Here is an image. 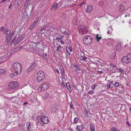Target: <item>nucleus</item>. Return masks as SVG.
Returning a JSON list of instances; mask_svg holds the SVG:
<instances>
[{"label":"nucleus","mask_w":131,"mask_h":131,"mask_svg":"<svg viewBox=\"0 0 131 131\" xmlns=\"http://www.w3.org/2000/svg\"><path fill=\"white\" fill-rule=\"evenodd\" d=\"M2 31H3L5 33L10 32V30L7 28H6L5 29L3 27H1L0 28V31L2 32Z\"/></svg>","instance_id":"nucleus-10"},{"label":"nucleus","mask_w":131,"mask_h":131,"mask_svg":"<svg viewBox=\"0 0 131 131\" xmlns=\"http://www.w3.org/2000/svg\"><path fill=\"white\" fill-rule=\"evenodd\" d=\"M126 123L129 126H130V125L129 124V123L128 121H127L126 122Z\"/></svg>","instance_id":"nucleus-59"},{"label":"nucleus","mask_w":131,"mask_h":131,"mask_svg":"<svg viewBox=\"0 0 131 131\" xmlns=\"http://www.w3.org/2000/svg\"><path fill=\"white\" fill-rule=\"evenodd\" d=\"M111 130L112 131H121L117 129L116 127H114L111 128Z\"/></svg>","instance_id":"nucleus-25"},{"label":"nucleus","mask_w":131,"mask_h":131,"mask_svg":"<svg viewBox=\"0 0 131 131\" xmlns=\"http://www.w3.org/2000/svg\"><path fill=\"white\" fill-rule=\"evenodd\" d=\"M32 12V8H29L27 7L23 13V19L28 20L31 16Z\"/></svg>","instance_id":"nucleus-3"},{"label":"nucleus","mask_w":131,"mask_h":131,"mask_svg":"<svg viewBox=\"0 0 131 131\" xmlns=\"http://www.w3.org/2000/svg\"><path fill=\"white\" fill-rule=\"evenodd\" d=\"M97 85L95 84H94L92 86V88L93 89H95V87L96 86H97Z\"/></svg>","instance_id":"nucleus-52"},{"label":"nucleus","mask_w":131,"mask_h":131,"mask_svg":"<svg viewBox=\"0 0 131 131\" xmlns=\"http://www.w3.org/2000/svg\"><path fill=\"white\" fill-rule=\"evenodd\" d=\"M18 126L19 127H22V125L20 124H19L18 125Z\"/></svg>","instance_id":"nucleus-62"},{"label":"nucleus","mask_w":131,"mask_h":131,"mask_svg":"<svg viewBox=\"0 0 131 131\" xmlns=\"http://www.w3.org/2000/svg\"><path fill=\"white\" fill-rule=\"evenodd\" d=\"M45 77L44 72L42 71H39L37 73L36 80L38 82H40L45 79Z\"/></svg>","instance_id":"nucleus-5"},{"label":"nucleus","mask_w":131,"mask_h":131,"mask_svg":"<svg viewBox=\"0 0 131 131\" xmlns=\"http://www.w3.org/2000/svg\"><path fill=\"white\" fill-rule=\"evenodd\" d=\"M46 29V27H43L41 29V31H43V30Z\"/></svg>","instance_id":"nucleus-60"},{"label":"nucleus","mask_w":131,"mask_h":131,"mask_svg":"<svg viewBox=\"0 0 131 131\" xmlns=\"http://www.w3.org/2000/svg\"><path fill=\"white\" fill-rule=\"evenodd\" d=\"M14 33H6V36H8L10 37H11V38L12 37V36L14 35Z\"/></svg>","instance_id":"nucleus-36"},{"label":"nucleus","mask_w":131,"mask_h":131,"mask_svg":"<svg viewBox=\"0 0 131 131\" xmlns=\"http://www.w3.org/2000/svg\"><path fill=\"white\" fill-rule=\"evenodd\" d=\"M8 37L7 38V39L6 40V41L7 42H9V41H10V40H11V37H9L8 36Z\"/></svg>","instance_id":"nucleus-42"},{"label":"nucleus","mask_w":131,"mask_h":131,"mask_svg":"<svg viewBox=\"0 0 131 131\" xmlns=\"http://www.w3.org/2000/svg\"><path fill=\"white\" fill-rule=\"evenodd\" d=\"M26 128L27 129V130H29V127L30 126V122H27L26 124Z\"/></svg>","instance_id":"nucleus-27"},{"label":"nucleus","mask_w":131,"mask_h":131,"mask_svg":"<svg viewBox=\"0 0 131 131\" xmlns=\"http://www.w3.org/2000/svg\"><path fill=\"white\" fill-rule=\"evenodd\" d=\"M116 72H121V73L120 74L121 75H123L124 74V71L123 69L121 68H118L116 70Z\"/></svg>","instance_id":"nucleus-19"},{"label":"nucleus","mask_w":131,"mask_h":131,"mask_svg":"<svg viewBox=\"0 0 131 131\" xmlns=\"http://www.w3.org/2000/svg\"><path fill=\"white\" fill-rule=\"evenodd\" d=\"M33 69H34L32 68L31 67L28 68L27 70V72H30V71H31V70H32Z\"/></svg>","instance_id":"nucleus-50"},{"label":"nucleus","mask_w":131,"mask_h":131,"mask_svg":"<svg viewBox=\"0 0 131 131\" xmlns=\"http://www.w3.org/2000/svg\"><path fill=\"white\" fill-rule=\"evenodd\" d=\"M17 37H16V36H15V37H14L13 39L10 42L11 43H12L15 40L16 38Z\"/></svg>","instance_id":"nucleus-54"},{"label":"nucleus","mask_w":131,"mask_h":131,"mask_svg":"<svg viewBox=\"0 0 131 131\" xmlns=\"http://www.w3.org/2000/svg\"><path fill=\"white\" fill-rule=\"evenodd\" d=\"M75 24L76 25H78V21H79L78 18H76L75 19ZM74 22H75V21H74Z\"/></svg>","instance_id":"nucleus-45"},{"label":"nucleus","mask_w":131,"mask_h":131,"mask_svg":"<svg viewBox=\"0 0 131 131\" xmlns=\"http://www.w3.org/2000/svg\"><path fill=\"white\" fill-rule=\"evenodd\" d=\"M22 67L20 64L18 62H16L12 65L10 69L12 71H13L15 73L20 74L22 71Z\"/></svg>","instance_id":"nucleus-2"},{"label":"nucleus","mask_w":131,"mask_h":131,"mask_svg":"<svg viewBox=\"0 0 131 131\" xmlns=\"http://www.w3.org/2000/svg\"><path fill=\"white\" fill-rule=\"evenodd\" d=\"M61 44H63L64 43V41H62V40H61Z\"/></svg>","instance_id":"nucleus-63"},{"label":"nucleus","mask_w":131,"mask_h":131,"mask_svg":"<svg viewBox=\"0 0 131 131\" xmlns=\"http://www.w3.org/2000/svg\"><path fill=\"white\" fill-rule=\"evenodd\" d=\"M37 45H42V42H38L37 43Z\"/></svg>","instance_id":"nucleus-51"},{"label":"nucleus","mask_w":131,"mask_h":131,"mask_svg":"<svg viewBox=\"0 0 131 131\" xmlns=\"http://www.w3.org/2000/svg\"><path fill=\"white\" fill-rule=\"evenodd\" d=\"M116 53L115 51H113L112 52V53L111 54L110 57L112 59H115L116 57Z\"/></svg>","instance_id":"nucleus-17"},{"label":"nucleus","mask_w":131,"mask_h":131,"mask_svg":"<svg viewBox=\"0 0 131 131\" xmlns=\"http://www.w3.org/2000/svg\"><path fill=\"white\" fill-rule=\"evenodd\" d=\"M22 48V47H21L20 46H19L17 47L15 49H16V50H17V51H18L20 49H21Z\"/></svg>","instance_id":"nucleus-46"},{"label":"nucleus","mask_w":131,"mask_h":131,"mask_svg":"<svg viewBox=\"0 0 131 131\" xmlns=\"http://www.w3.org/2000/svg\"><path fill=\"white\" fill-rule=\"evenodd\" d=\"M84 128V126L82 125H77L76 126L75 130L77 131H82Z\"/></svg>","instance_id":"nucleus-13"},{"label":"nucleus","mask_w":131,"mask_h":131,"mask_svg":"<svg viewBox=\"0 0 131 131\" xmlns=\"http://www.w3.org/2000/svg\"><path fill=\"white\" fill-rule=\"evenodd\" d=\"M66 86L69 91L70 92H71L72 90L71 88V86L69 82H67L66 83Z\"/></svg>","instance_id":"nucleus-20"},{"label":"nucleus","mask_w":131,"mask_h":131,"mask_svg":"<svg viewBox=\"0 0 131 131\" xmlns=\"http://www.w3.org/2000/svg\"><path fill=\"white\" fill-rule=\"evenodd\" d=\"M103 2L102 1H100L99 2V4L100 5L102 6L103 5Z\"/></svg>","instance_id":"nucleus-48"},{"label":"nucleus","mask_w":131,"mask_h":131,"mask_svg":"<svg viewBox=\"0 0 131 131\" xmlns=\"http://www.w3.org/2000/svg\"><path fill=\"white\" fill-rule=\"evenodd\" d=\"M81 56L80 58V59L81 61H88V58H86L84 57H83V56H82L81 54L80 55Z\"/></svg>","instance_id":"nucleus-21"},{"label":"nucleus","mask_w":131,"mask_h":131,"mask_svg":"<svg viewBox=\"0 0 131 131\" xmlns=\"http://www.w3.org/2000/svg\"><path fill=\"white\" fill-rule=\"evenodd\" d=\"M76 71L77 73H80L81 70L79 67L78 66L76 68Z\"/></svg>","instance_id":"nucleus-28"},{"label":"nucleus","mask_w":131,"mask_h":131,"mask_svg":"<svg viewBox=\"0 0 131 131\" xmlns=\"http://www.w3.org/2000/svg\"><path fill=\"white\" fill-rule=\"evenodd\" d=\"M42 57L43 58L45 59L46 61L48 60V59L47 58V55L46 54H44L42 55Z\"/></svg>","instance_id":"nucleus-32"},{"label":"nucleus","mask_w":131,"mask_h":131,"mask_svg":"<svg viewBox=\"0 0 131 131\" xmlns=\"http://www.w3.org/2000/svg\"><path fill=\"white\" fill-rule=\"evenodd\" d=\"M61 71L62 72V78H64V73L63 68H61Z\"/></svg>","instance_id":"nucleus-37"},{"label":"nucleus","mask_w":131,"mask_h":131,"mask_svg":"<svg viewBox=\"0 0 131 131\" xmlns=\"http://www.w3.org/2000/svg\"><path fill=\"white\" fill-rule=\"evenodd\" d=\"M122 62L128 63L131 62V53H128L125 57H123L121 59Z\"/></svg>","instance_id":"nucleus-7"},{"label":"nucleus","mask_w":131,"mask_h":131,"mask_svg":"<svg viewBox=\"0 0 131 131\" xmlns=\"http://www.w3.org/2000/svg\"><path fill=\"white\" fill-rule=\"evenodd\" d=\"M50 95L48 92H46L43 98L45 100H47L50 97Z\"/></svg>","instance_id":"nucleus-16"},{"label":"nucleus","mask_w":131,"mask_h":131,"mask_svg":"<svg viewBox=\"0 0 131 131\" xmlns=\"http://www.w3.org/2000/svg\"><path fill=\"white\" fill-rule=\"evenodd\" d=\"M18 84L16 81L12 82L10 83L8 86V89L9 91H12L13 92L15 91V90L18 87Z\"/></svg>","instance_id":"nucleus-4"},{"label":"nucleus","mask_w":131,"mask_h":131,"mask_svg":"<svg viewBox=\"0 0 131 131\" xmlns=\"http://www.w3.org/2000/svg\"><path fill=\"white\" fill-rule=\"evenodd\" d=\"M85 113L84 114L85 116L86 117H87L88 116V111H87L86 109L85 110Z\"/></svg>","instance_id":"nucleus-41"},{"label":"nucleus","mask_w":131,"mask_h":131,"mask_svg":"<svg viewBox=\"0 0 131 131\" xmlns=\"http://www.w3.org/2000/svg\"><path fill=\"white\" fill-rule=\"evenodd\" d=\"M87 28L85 27L82 29V32L81 33H85L88 32V30L87 29Z\"/></svg>","instance_id":"nucleus-29"},{"label":"nucleus","mask_w":131,"mask_h":131,"mask_svg":"<svg viewBox=\"0 0 131 131\" xmlns=\"http://www.w3.org/2000/svg\"><path fill=\"white\" fill-rule=\"evenodd\" d=\"M102 37L101 35L97 34L96 35V39L97 41L99 42L100 39H101Z\"/></svg>","instance_id":"nucleus-23"},{"label":"nucleus","mask_w":131,"mask_h":131,"mask_svg":"<svg viewBox=\"0 0 131 131\" xmlns=\"http://www.w3.org/2000/svg\"><path fill=\"white\" fill-rule=\"evenodd\" d=\"M90 129L91 131H95V127L94 124L92 123L90 125Z\"/></svg>","instance_id":"nucleus-15"},{"label":"nucleus","mask_w":131,"mask_h":131,"mask_svg":"<svg viewBox=\"0 0 131 131\" xmlns=\"http://www.w3.org/2000/svg\"><path fill=\"white\" fill-rule=\"evenodd\" d=\"M36 64V63L34 62H33L31 64V67L33 69H34V67L35 66Z\"/></svg>","instance_id":"nucleus-34"},{"label":"nucleus","mask_w":131,"mask_h":131,"mask_svg":"<svg viewBox=\"0 0 131 131\" xmlns=\"http://www.w3.org/2000/svg\"><path fill=\"white\" fill-rule=\"evenodd\" d=\"M63 37V36H59L57 38H56V39L57 40H59V41H59L60 40H61L62 38Z\"/></svg>","instance_id":"nucleus-39"},{"label":"nucleus","mask_w":131,"mask_h":131,"mask_svg":"<svg viewBox=\"0 0 131 131\" xmlns=\"http://www.w3.org/2000/svg\"><path fill=\"white\" fill-rule=\"evenodd\" d=\"M31 0H26V2L24 4L25 6L27 7L28 5H31L32 3L31 2Z\"/></svg>","instance_id":"nucleus-18"},{"label":"nucleus","mask_w":131,"mask_h":131,"mask_svg":"<svg viewBox=\"0 0 131 131\" xmlns=\"http://www.w3.org/2000/svg\"><path fill=\"white\" fill-rule=\"evenodd\" d=\"M59 7H58V4L57 3H55L53 4L50 10L52 11H53L57 9Z\"/></svg>","instance_id":"nucleus-9"},{"label":"nucleus","mask_w":131,"mask_h":131,"mask_svg":"<svg viewBox=\"0 0 131 131\" xmlns=\"http://www.w3.org/2000/svg\"><path fill=\"white\" fill-rule=\"evenodd\" d=\"M79 120V118L78 117L75 118L74 119V122L73 123V124H75L77 123L78 121Z\"/></svg>","instance_id":"nucleus-31"},{"label":"nucleus","mask_w":131,"mask_h":131,"mask_svg":"<svg viewBox=\"0 0 131 131\" xmlns=\"http://www.w3.org/2000/svg\"><path fill=\"white\" fill-rule=\"evenodd\" d=\"M115 48L118 51H121L122 49L121 43H117L115 46Z\"/></svg>","instance_id":"nucleus-11"},{"label":"nucleus","mask_w":131,"mask_h":131,"mask_svg":"<svg viewBox=\"0 0 131 131\" xmlns=\"http://www.w3.org/2000/svg\"><path fill=\"white\" fill-rule=\"evenodd\" d=\"M61 85L63 86H64L65 85L64 84V82L63 81H62V82L61 83Z\"/></svg>","instance_id":"nucleus-61"},{"label":"nucleus","mask_w":131,"mask_h":131,"mask_svg":"<svg viewBox=\"0 0 131 131\" xmlns=\"http://www.w3.org/2000/svg\"><path fill=\"white\" fill-rule=\"evenodd\" d=\"M49 85L46 82L43 83L41 85L40 87L41 90L43 91L45 90H46L49 87Z\"/></svg>","instance_id":"nucleus-8"},{"label":"nucleus","mask_w":131,"mask_h":131,"mask_svg":"<svg viewBox=\"0 0 131 131\" xmlns=\"http://www.w3.org/2000/svg\"><path fill=\"white\" fill-rule=\"evenodd\" d=\"M38 123L41 126H43L44 124H47L48 122V118L45 115H38L37 118Z\"/></svg>","instance_id":"nucleus-1"},{"label":"nucleus","mask_w":131,"mask_h":131,"mask_svg":"<svg viewBox=\"0 0 131 131\" xmlns=\"http://www.w3.org/2000/svg\"><path fill=\"white\" fill-rule=\"evenodd\" d=\"M55 71L57 72V73L58 74H59V71L57 69H56L55 70Z\"/></svg>","instance_id":"nucleus-58"},{"label":"nucleus","mask_w":131,"mask_h":131,"mask_svg":"<svg viewBox=\"0 0 131 131\" xmlns=\"http://www.w3.org/2000/svg\"><path fill=\"white\" fill-rule=\"evenodd\" d=\"M6 72V70L5 69H0V74H3Z\"/></svg>","instance_id":"nucleus-33"},{"label":"nucleus","mask_w":131,"mask_h":131,"mask_svg":"<svg viewBox=\"0 0 131 131\" xmlns=\"http://www.w3.org/2000/svg\"><path fill=\"white\" fill-rule=\"evenodd\" d=\"M56 107H55L54 108L53 107L52 109L51 110V114H52L53 115L54 113H55V112L56 111L55 110V109Z\"/></svg>","instance_id":"nucleus-40"},{"label":"nucleus","mask_w":131,"mask_h":131,"mask_svg":"<svg viewBox=\"0 0 131 131\" xmlns=\"http://www.w3.org/2000/svg\"><path fill=\"white\" fill-rule=\"evenodd\" d=\"M21 41V40L19 39V38H18L14 42V45H16L17 43H18L20 42Z\"/></svg>","instance_id":"nucleus-30"},{"label":"nucleus","mask_w":131,"mask_h":131,"mask_svg":"<svg viewBox=\"0 0 131 131\" xmlns=\"http://www.w3.org/2000/svg\"><path fill=\"white\" fill-rule=\"evenodd\" d=\"M50 25V23L49 22H47L46 23V24L45 25V27H46V28H47L48 27H49Z\"/></svg>","instance_id":"nucleus-44"},{"label":"nucleus","mask_w":131,"mask_h":131,"mask_svg":"<svg viewBox=\"0 0 131 131\" xmlns=\"http://www.w3.org/2000/svg\"><path fill=\"white\" fill-rule=\"evenodd\" d=\"M115 86L116 87H120L119 85V84L118 82H115Z\"/></svg>","instance_id":"nucleus-43"},{"label":"nucleus","mask_w":131,"mask_h":131,"mask_svg":"<svg viewBox=\"0 0 131 131\" xmlns=\"http://www.w3.org/2000/svg\"><path fill=\"white\" fill-rule=\"evenodd\" d=\"M110 85L109 84H107V89L110 88Z\"/></svg>","instance_id":"nucleus-57"},{"label":"nucleus","mask_w":131,"mask_h":131,"mask_svg":"<svg viewBox=\"0 0 131 131\" xmlns=\"http://www.w3.org/2000/svg\"><path fill=\"white\" fill-rule=\"evenodd\" d=\"M12 71L13 73L10 74V77L12 78H13L15 76L19 74L17 73H15V72H14L13 71Z\"/></svg>","instance_id":"nucleus-22"},{"label":"nucleus","mask_w":131,"mask_h":131,"mask_svg":"<svg viewBox=\"0 0 131 131\" xmlns=\"http://www.w3.org/2000/svg\"><path fill=\"white\" fill-rule=\"evenodd\" d=\"M118 7L119 8L118 11L119 12H122L125 10V7L122 4H120L118 5Z\"/></svg>","instance_id":"nucleus-12"},{"label":"nucleus","mask_w":131,"mask_h":131,"mask_svg":"<svg viewBox=\"0 0 131 131\" xmlns=\"http://www.w3.org/2000/svg\"><path fill=\"white\" fill-rule=\"evenodd\" d=\"M69 131H73L71 127H70L69 128Z\"/></svg>","instance_id":"nucleus-64"},{"label":"nucleus","mask_w":131,"mask_h":131,"mask_svg":"<svg viewBox=\"0 0 131 131\" xmlns=\"http://www.w3.org/2000/svg\"><path fill=\"white\" fill-rule=\"evenodd\" d=\"M113 41L112 40H110L108 41V43H107L108 45L110 46L111 45L113 44Z\"/></svg>","instance_id":"nucleus-24"},{"label":"nucleus","mask_w":131,"mask_h":131,"mask_svg":"<svg viewBox=\"0 0 131 131\" xmlns=\"http://www.w3.org/2000/svg\"><path fill=\"white\" fill-rule=\"evenodd\" d=\"M93 8L92 6L90 5L86 7V9L85 11L88 13L90 12L93 9Z\"/></svg>","instance_id":"nucleus-14"},{"label":"nucleus","mask_w":131,"mask_h":131,"mask_svg":"<svg viewBox=\"0 0 131 131\" xmlns=\"http://www.w3.org/2000/svg\"><path fill=\"white\" fill-rule=\"evenodd\" d=\"M35 23H33L31 26L29 28V29L30 30H32L35 25Z\"/></svg>","instance_id":"nucleus-35"},{"label":"nucleus","mask_w":131,"mask_h":131,"mask_svg":"<svg viewBox=\"0 0 131 131\" xmlns=\"http://www.w3.org/2000/svg\"><path fill=\"white\" fill-rule=\"evenodd\" d=\"M25 35L24 34L23 35L22 34V35H20V36L18 37L19 39H20L21 40V41L25 37Z\"/></svg>","instance_id":"nucleus-26"},{"label":"nucleus","mask_w":131,"mask_h":131,"mask_svg":"<svg viewBox=\"0 0 131 131\" xmlns=\"http://www.w3.org/2000/svg\"><path fill=\"white\" fill-rule=\"evenodd\" d=\"M92 38L89 35H86L85 36L83 39V43L86 45L88 46L92 42Z\"/></svg>","instance_id":"nucleus-6"},{"label":"nucleus","mask_w":131,"mask_h":131,"mask_svg":"<svg viewBox=\"0 0 131 131\" xmlns=\"http://www.w3.org/2000/svg\"><path fill=\"white\" fill-rule=\"evenodd\" d=\"M107 33H111L112 32V29L111 27H109L107 29Z\"/></svg>","instance_id":"nucleus-38"},{"label":"nucleus","mask_w":131,"mask_h":131,"mask_svg":"<svg viewBox=\"0 0 131 131\" xmlns=\"http://www.w3.org/2000/svg\"><path fill=\"white\" fill-rule=\"evenodd\" d=\"M70 50V52L72 51V48L71 46H70L68 48Z\"/></svg>","instance_id":"nucleus-53"},{"label":"nucleus","mask_w":131,"mask_h":131,"mask_svg":"<svg viewBox=\"0 0 131 131\" xmlns=\"http://www.w3.org/2000/svg\"><path fill=\"white\" fill-rule=\"evenodd\" d=\"M93 91L92 90H90L88 92V93L89 94H92L93 93Z\"/></svg>","instance_id":"nucleus-49"},{"label":"nucleus","mask_w":131,"mask_h":131,"mask_svg":"<svg viewBox=\"0 0 131 131\" xmlns=\"http://www.w3.org/2000/svg\"><path fill=\"white\" fill-rule=\"evenodd\" d=\"M60 47L61 46H60V45H59V46H58V47L57 48V50L59 52H60L61 50V48H60Z\"/></svg>","instance_id":"nucleus-47"},{"label":"nucleus","mask_w":131,"mask_h":131,"mask_svg":"<svg viewBox=\"0 0 131 131\" xmlns=\"http://www.w3.org/2000/svg\"><path fill=\"white\" fill-rule=\"evenodd\" d=\"M73 105H71L70 106V108H71L72 109H74V107L73 106Z\"/></svg>","instance_id":"nucleus-56"},{"label":"nucleus","mask_w":131,"mask_h":131,"mask_svg":"<svg viewBox=\"0 0 131 131\" xmlns=\"http://www.w3.org/2000/svg\"><path fill=\"white\" fill-rule=\"evenodd\" d=\"M39 19V18H37L36 19L35 21L34 22V23H35V25H36V23H37Z\"/></svg>","instance_id":"nucleus-55"}]
</instances>
